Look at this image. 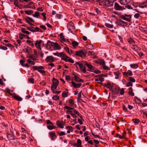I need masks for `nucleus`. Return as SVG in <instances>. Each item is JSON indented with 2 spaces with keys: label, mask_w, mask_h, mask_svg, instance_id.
<instances>
[{
  "label": "nucleus",
  "mask_w": 147,
  "mask_h": 147,
  "mask_svg": "<svg viewBox=\"0 0 147 147\" xmlns=\"http://www.w3.org/2000/svg\"><path fill=\"white\" fill-rule=\"evenodd\" d=\"M71 84L73 85V86L75 88H79L82 85L81 83L76 84L74 82H71Z\"/></svg>",
  "instance_id": "nucleus-18"
},
{
  "label": "nucleus",
  "mask_w": 147,
  "mask_h": 147,
  "mask_svg": "<svg viewBox=\"0 0 147 147\" xmlns=\"http://www.w3.org/2000/svg\"><path fill=\"white\" fill-rule=\"evenodd\" d=\"M62 59L65 60V61L66 62H69L72 63H74V60L69 57L65 55H63V56L62 57Z\"/></svg>",
  "instance_id": "nucleus-6"
},
{
  "label": "nucleus",
  "mask_w": 147,
  "mask_h": 147,
  "mask_svg": "<svg viewBox=\"0 0 147 147\" xmlns=\"http://www.w3.org/2000/svg\"><path fill=\"white\" fill-rule=\"evenodd\" d=\"M56 127L54 125H48L47 126V129L50 130H52L55 128Z\"/></svg>",
  "instance_id": "nucleus-45"
},
{
  "label": "nucleus",
  "mask_w": 147,
  "mask_h": 147,
  "mask_svg": "<svg viewBox=\"0 0 147 147\" xmlns=\"http://www.w3.org/2000/svg\"><path fill=\"white\" fill-rule=\"evenodd\" d=\"M123 76L128 77L129 76H131L132 75V71L130 70H128L127 71L123 72Z\"/></svg>",
  "instance_id": "nucleus-12"
},
{
  "label": "nucleus",
  "mask_w": 147,
  "mask_h": 147,
  "mask_svg": "<svg viewBox=\"0 0 147 147\" xmlns=\"http://www.w3.org/2000/svg\"><path fill=\"white\" fill-rule=\"evenodd\" d=\"M72 44L73 47L74 48H75L78 46L79 45V43L76 41H74L72 42Z\"/></svg>",
  "instance_id": "nucleus-46"
},
{
  "label": "nucleus",
  "mask_w": 147,
  "mask_h": 147,
  "mask_svg": "<svg viewBox=\"0 0 147 147\" xmlns=\"http://www.w3.org/2000/svg\"><path fill=\"white\" fill-rule=\"evenodd\" d=\"M132 16L131 15H127L126 14L122 15L120 16V18L128 22H130Z\"/></svg>",
  "instance_id": "nucleus-2"
},
{
  "label": "nucleus",
  "mask_w": 147,
  "mask_h": 147,
  "mask_svg": "<svg viewBox=\"0 0 147 147\" xmlns=\"http://www.w3.org/2000/svg\"><path fill=\"white\" fill-rule=\"evenodd\" d=\"M84 65V66L85 65L86 66H87L88 68L90 70H91L92 69H94L95 68L92 65H91V64H90L88 63L86 61H84L83 62Z\"/></svg>",
  "instance_id": "nucleus-11"
},
{
  "label": "nucleus",
  "mask_w": 147,
  "mask_h": 147,
  "mask_svg": "<svg viewBox=\"0 0 147 147\" xmlns=\"http://www.w3.org/2000/svg\"><path fill=\"white\" fill-rule=\"evenodd\" d=\"M76 55L77 56L81 57L82 58H84L85 57V54L83 51H76Z\"/></svg>",
  "instance_id": "nucleus-10"
},
{
  "label": "nucleus",
  "mask_w": 147,
  "mask_h": 147,
  "mask_svg": "<svg viewBox=\"0 0 147 147\" xmlns=\"http://www.w3.org/2000/svg\"><path fill=\"white\" fill-rule=\"evenodd\" d=\"M102 67L103 69L104 70H110V68H109V67L108 66H107L105 65H104L102 66Z\"/></svg>",
  "instance_id": "nucleus-55"
},
{
  "label": "nucleus",
  "mask_w": 147,
  "mask_h": 147,
  "mask_svg": "<svg viewBox=\"0 0 147 147\" xmlns=\"http://www.w3.org/2000/svg\"><path fill=\"white\" fill-rule=\"evenodd\" d=\"M97 63L100 64L101 66L105 65V62L102 59H100L97 61Z\"/></svg>",
  "instance_id": "nucleus-34"
},
{
  "label": "nucleus",
  "mask_w": 147,
  "mask_h": 147,
  "mask_svg": "<svg viewBox=\"0 0 147 147\" xmlns=\"http://www.w3.org/2000/svg\"><path fill=\"white\" fill-rule=\"evenodd\" d=\"M114 7L115 9L117 10H121L123 9V8L116 3H115V7Z\"/></svg>",
  "instance_id": "nucleus-16"
},
{
  "label": "nucleus",
  "mask_w": 147,
  "mask_h": 147,
  "mask_svg": "<svg viewBox=\"0 0 147 147\" xmlns=\"http://www.w3.org/2000/svg\"><path fill=\"white\" fill-rule=\"evenodd\" d=\"M39 16V13L38 11L35 12V13H34V14H33V17L36 18H38Z\"/></svg>",
  "instance_id": "nucleus-48"
},
{
  "label": "nucleus",
  "mask_w": 147,
  "mask_h": 147,
  "mask_svg": "<svg viewBox=\"0 0 147 147\" xmlns=\"http://www.w3.org/2000/svg\"><path fill=\"white\" fill-rule=\"evenodd\" d=\"M129 91L128 92V94L132 96H134V94L132 92V88L131 87L129 88Z\"/></svg>",
  "instance_id": "nucleus-38"
},
{
  "label": "nucleus",
  "mask_w": 147,
  "mask_h": 147,
  "mask_svg": "<svg viewBox=\"0 0 147 147\" xmlns=\"http://www.w3.org/2000/svg\"><path fill=\"white\" fill-rule=\"evenodd\" d=\"M56 125L62 129L63 128L64 124L63 122H61L59 121H57V122H56Z\"/></svg>",
  "instance_id": "nucleus-17"
},
{
  "label": "nucleus",
  "mask_w": 147,
  "mask_h": 147,
  "mask_svg": "<svg viewBox=\"0 0 147 147\" xmlns=\"http://www.w3.org/2000/svg\"><path fill=\"white\" fill-rule=\"evenodd\" d=\"M86 48L89 50H92L94 49V47L92 45L90 44H86Z\"/></svg>",
  "instance_id": "nucleus-33"
},
{
  "label": "nucleus",
  "mask_w": 147,
  "mask_h": 147,
  "mask_svg": "<svg viewBox=\"0 0 147 147\" xmlns=\"http://www.w3.org/2000/svg\"><path fill=\"white\" fill-rule=\"evenodd\" d=\"M19 35H20V37H19V38H20V40H22L23 39L24 37H26V35H24L21 33L19 34Z\"/></svg>",
  "instance_id": "nucleus-53"
},
{
  "label": "nucleus",
  "mask_w": 147,
  "mask_h": 147,
  "mask_svg": "<svg viewBox=\"0 0 147 147\" xmlns=\"http://www.w3.org/2000/svg\"><path fill=\"white\" fill-rule=\"evenodd\" d=\"M74 13L77 16H79L80 15V14L81 13V11L80 10L75 9L74 10Z\"/></svg>",
  "instance_id": "nucleus-35"
},
{
  "label": "nucleus",
  "mask_w": 147,
  "mask_h": 147,
  "mask_svg": "<svg viewBox=\"0 0 147 147\" xmlns=\"http://www.w3.org/2000/svg\"><path fill=\"white\" fill-rule=\"evenodd\" d=\"M115 1V0H105L101 2L106 7H110L113 5V3Z\"/></svg>",
  "instance_id": "nucleus-3"
},
{
  "label": "nucleus",
  "mask_w": 147,
  "mask_h": 147,
  "mask_svg": "<svg viewBox=\"0 0 147 147\" xmlns=\"http://www.w3.org/2000/svg\"><path fill=\"white\" fill-rule=\"evenodd\" d=\"M54 44V43L51 42L50 40L48 41L47 42V45L50 46H53Z\"/></svg>",
  "instance_id": "nucleus-57"
},
{
  "label": "nucleus",
  "mask_w": 147,
  "mask_h": 147,
  "mask_svg": "<svg viewBox=\"0 0 147 147\" xmlns=\"http://www.w3.org/2000/svg\"><path fill=\"white\" fill-rule=\"evenodd\" d=\"M49 135L50 138H51V140L54 141L56 139V136L55 134L54 131H52L49 132Z\"/></svg>",
  "instance_id": "nucleus-8"
},
{
  "label": "nucleus",
  "mask_w": 147,
  "mask_h": 147,
  "mask_svg": "<svg viewBox=\"0 0 147 147\" xmlns=\"http://www.w3.org/2000/svg\"><path fill=\"white\" fill-rule=\"evenodd\" d=\"M104 86L110 89V90L112 89V86L111 84L109 82H107V84H104Z\"/></svg>",
  "instance_id": "nucleus-29"
},
{
  "label": "nucleus",
  "mask_w": 147,
  "mask_h": 147,
  "mask_svg": "<svg viewBox=\"0 0 147 147\" xmlns=\"http://www.w3.org/2000/svg\"><path fill=\"white\" fill-rule=\"evenodd\" d=\"M14 5L16 7H18L19 8H20V6H21V5L19 4L18 3V0H15L14 1Z\"/></svg>",
  "instance_id": "nucleus-37"
},
{
  "label": "nucleus",
  "mask_w": 147,
  "mask_h": 147,
  "mask_svg": "<svg viewBox=\"0 0 147 147\" xmlns=\"http://www.w3.org/2000/svg\"><path fill=\"white\" fill-rule=\"evenodd\" d=\"M28 58H30L31 59L35 61L36 59V57L33 56V55H31L28 57Z\"/></svg>",
  "instance_id": "nucleus-59"
},
{
  "label": "nucleus",
  "mask_w": 147,
  "mask_h": 147,
  "mask_svg": "<svg viewBox=\"0 0 147 147\" xmlns=\"http://www.w3.org/2000/svg\"><path fill=\"white\" fill-rule=\"evenodd\" d=\"M68 92H63L62 94V96L63 97H67L68 96Z\"/></svg>",
  "instance_id": "nucleus-51"
},
{
  "label": "nucleus",
  "mask_w": 147,
  "mask_h": 147,
  "mask_svg": "<svg viewBox=\"0 0 147 147\" xmlns=\"http://www.w3.org/2000/svg\"><path fill=\"white\" fill-rule=\"evenodd\" d=\"M52 85L51 86V89H52L53 88L56 89L59 84L58 80L55 78H53L52 79Z\"/></svg>",
  "instance_id": "nucleus-4"
},
{
  "label": "nucleus",
  "mask_w": 147,
  "mask_h": 147,
  "mask_svg": "<svg viewBox=\"0 0 147 147\" xmlns=\"http://www.w3.org/2000/svg\"><path fill=\"white\" fill-rule=\"evenodd\" d=\"M74 113L76 114V115L80 117V119H80L83 120L82 117L81 115L79 114V113L76 110L74 109Z\"/></svg>",
  "instance_id": "nucleus-36"
},
{
  "label": "nucleus",
  "mask_w": 147,
  "mask_h": 147,
  "mask_svg": "<svg viewBox=\"0 0 147 147\" xmlns=\"http://www.w3.org/2000/svg\"><path fill=\"white\" fill-rule=\"evenodd\" d=\"M131 48L136 53H137L140 50L139 48L136 45H132Z\"/></svg>",
  "instance_id": "nucleus-19"
},
{
  "label": "nucleus",
  "mask_w": 147,
  "mask_h": 147,
  "mask_svg": "<svg viewBox=\"0 0 147 147\" xmlns=\"http://www.w3.org/2000/svg\"><path fill=\"white\" fill-rule=\"evenodd\" d=\"M10 141V142L13 145H15L16 144L18 143V141H17L16 140L13 139L11 140H9Z\"/></svg>",
  "instance_id": "nucleus-40"
},
{
  "label": "nucleus",
  "mask_w": 147,
  "mask_h": 147,
  "mask_svg": "<svg viewBox=\"0 0 147 147\" xmlns=\"http://www.w3.org/2000/svg\"><path fill=\"white\" fill-rule=\"evenodd\" d=\"M130 66L133 69H136L138 67V65L137 64H133L130 65Z\"/></svg>",
  "instance_id": "nucleus-43"
},
{
  "label": "nucleus",
  "mask_w": 147,
  "mask_h": 147,
  "mask_svg": "<svg viewBox=\"0 0 147 147\" xmlns=\"http://www.w3.org/2000/svg\"><path fill=\"white\" fill-rule=\"evenodd\" d=\"M27 29L28 30H30L32 32H34V29L33 27H28L27 28Z\"/></svg>",
  "instance_id": "nucleus-62"
},
{
  "label": "nucleus",
  "mask_w": 147,
  "mask_h": 147,
  "mask_svg": "<svg viewBox=\"0 0 147 147\" xmlns=\"http://www.w3.org/2000/svg\"><path fill=\"white\" fill-rule=\"evenodd\" d=\"M129 80H130V82H133V83L135 82L136 81L135 79H134V78H133L132 77H130Z\"/></svg>",
  "instance_id": "nucleus-64"
},
{
  "label": "nucleus",
  "mask_w": 147,
  "mask_h": 147,
  "mask_svg": "<svg viewBox=\"0 0 147 147\" xmlns=\"http://www.w3.org/2000/svg\"><path fill=\"white\" fill-rule=\"evenodd\" d=\"M76 64L78 65L79 68H80V70H81L82 73H86V69L84 65H83L82 63H80L79 62H77Z\"/></svg>",
  "instance_id": "nucleus-7"
},
{
  "label": "nucleus",
  "mask_w": 147,
  "mask_h": 147,
  "mask_svg": "<svg viewBox=\"0 0 147 147\" xmlns=\"http://www.w3.org/2000/svg\"><path fill=\"white\" fill-rule=\"evenodd\" d=\"M74 80L77 82H84V81L82 79H79V77L78 76L75 75H74Z\"/></svg>",
  "instance_id": "nucleus-24"
},
{
  "label": "nucleus",
  "mask_w": 147,
  "mask_h": 147,
  "mask_svg": "<svg viewBox=\"0 0 147 147\" xmlns=\"http://www.w3.org/2000/svg\"><path fill=\"white\" fill-rule=\"evenodd\" d=\"M88 55H94V52L93 51H89L88 53Z\"/></svg>",
  "instance_id": "nucleus-63"
},
{
  "label": "nucleus",
  "mask_w": 147,
  "mask_h": 147,
  "mask_svg": "<svg viewBox=\"0 0 147 147\" xmlns=\"http://www.w3.org/2000/svg\"><path fill=\"white\" fill-rule=\"evenodd\" d=\"M45 61L47 62L52 63L54 61V57L51 56H48L45 59Z\"/></svg>",
  "instance_id": "nucleus-9"
},
{
  "label": "nucleus",
  "mask_w": 147,
  "mask_h": 147,
  "mask_svg": "<svg viewBox=\"0 0 147 147\" xmlns=\"http://www.w3.org/2000/svg\"><path fill=\"white\" fill-rule=\"evenodd\" d=\"M90 71L96 74H100L101 73V71L98 69H96V68L93 69L89 70Z\"/></svg>",
  "instance_id": "nucleus-32"
},
{
  "label": "nucleus",
  "mask_w": 147,
  "mask_h": 147,
  "mask_svg": "<svg viewBox=\"0 0 147 147\" xmlns=\"http://www.w3.org/2000/svg\"><path fill=\"white\" fill-rule=\"evenodd\" d=\"M25 13L28 15H32L33 13V11L32 10H27L25 11Z\"/></svg>",
  "instance_id": "nucleus-42"
},
{
  "label": "nucleus",
  "mask_w": 147,
  "mask_h": 147,
  "mask_svg": "<svg viewBox=\"0 0 147 147\" xmlns=\"http://www.w3.org/2000/svg\"><path fill=\"white\" fill-rule=\"evenodd\" d=\"M65 50L70 55H71L72 53H73V51L69 49L68 47H66L65 48Z\"/></svg>",
  "instance_id": "nucleus-39"
},
{
  "label": "nucleus",
  "mask_w": 147,
  "mask_h": 147,
  "mask_svg": "<svg viewBox=\"0 0 147 147\" xmlns=\"http://www.w3.org/2000/svg\"><path fill=\"white\" fill-rule=\"evenodd\" d=\"M147 7V1L145 2L141 3L139 5V7L141 8H144V7Z\"/></svg>",
  "instance_id": "nucleus-15"
},
{
  "label": "nucleus",
  "mask_w": 147,
  "mask_h": 147,
  "mask_svg": "<svg viewBox=\"0 0 147 147\" xmlns=\"http://www.w3.org/2000/svg\"><path fill=\"white\" fill-rule=\"evenodd\" d=\"M105 25L107 27L109 28H113V25L111 24L108 23H106Z\"/></svg>",
  "instance_id": "nucleus-58"
},
{
  "label": "nucleus",
  "mask_w": 147,
  "mask_h": 147,
  "mask_svg": "<svg viewBox=\"0 0 147 147\" xmlns=\"http://www.w3.org/2000/svg\"><path fill=\"white\" fill-rule=\"evenodd\" d=\"M59 36L60 37V40L61 42L64 43L67 41V40L63 36V34L62 33L60 34Z\"/></svg>",
  "instance_id": "nucleus-20"
},
{
  "label": "nucleus",
  "mask_w": 147,
  "mask_h": 147,
  "mask_svg": "<svg viewBox=\"0 0 147 147\" xmlns=\"http://www.w3.org/2000/svg\"><path fill=\"white\" fill-rule=\"evenodd\" d=\"M42 42V40H37L36 42V43H35V45L36 47L38 49H40V44L41 42Z\"/></svg>",
  "instance_id": "nucleus-22"
},
{
  "label": "nucleus",
  "mask_w": 147,
  "mask_h": 147,
  "mask_svg": "<svg viewBox=\"0 0 147 147\" xmlns=\"http://www.w3.org/2000/svg\"><path fill=\"white\" fill-rule=\"evenodd\" d=\"M21 30V31L22 32H24L26 34H29L30 33V32L26 30V29L25 28H22Z\"/></svg>",
  "instance_id": "nucleus-47"
},
{
  "label": "nucleus",
  "mask_w": 147,
  "mask_h": 147,
  "mask_svg": "<svg viewBox=\"0 0 147 147\" xmlns=\"http://www.w3.org/2000/svg\"><path fill=\"white\" fill-rule=\"evenodd\" d=\"M56 89L53 88L52 89H51V90H52L53 93L54 94H59L61 92V91H55L54 90V89Z\"/></svg>",
  "instance_id": "nucleus-56"
},
{
  "label": "nucleus",
  "mask_w": 147,
  "mask_h": 147,
  "mask_svg": "<svg viewBox=\"0 0 147 147\" xmlns=\"http://www.w3.org/2000/svg\"><path fill=\"white\" fill-rule=\"evenodd\" d=\"M53 46H54V48H55V50H60L61 48V46L58 43H55Z\"/></svg>",
  "instance_id": "nucleus-30"
},
{
  "label": "nucleus",
  "mask_w": 147,
  "mask_h": 147,
  "mask_svg": "<svg viewBox=\"0 0 147 147\" xmlns=\"http://www.w3.org/2000/svg\"><path fill=\"white\" fill-rule=\"evenodd\" d=\"M34 32H43L40 29V28L37 27L34 28Z\"/></svg>",
  "instance_id": "nucleus-44"
},
{
  "label": "nucleus",
  "mask_w": 147,
  "mask_h": 147,
  "mask_svg": "<svg viewBox=\"0 0 147 147\" xmlns=\"http://www.w3.org/2000/svg\"><path fill=\"white\" fill-rule=\"evenodd\" d=\"M14 98L15 99L19 101H21L22 100V99L21 98L18 96H13Z\"/></svg>",
  "instance_id": "nucleus-49"
},
{
  "label": "nucleus",
  "mask_w": 147,
  "mask_h": 147,
  "mask_svg": "<svg viewBox=\"0 0 147 147\" xmlns=\"http://www.w3.org/2000/svg\"><path fill=\"white\" fill-rule=\"evenodd\" d=\"M81 141L80 139H78L77 140V143L75 144V145L74 146L76 147H81Z\"/></svg>",
  "instance_id": "nucleus-23"
},
{
  "label": "nucleus",
  "mask_w": 147,
  "mask_h": 147,
  "mask_svg": "<svg viewBox=\"0 0 147 147\" xmlns=\"http://www.w3.org/2000/svg\"><path fill=\"white\" fill-rule=\"evenodd\" d=\"M74 100L71 99H69L68 100V103L70 107H73L74 104Z\"/></svg>",
  "instance_id": "nucleus-31"
},
{
  "label": "nucleus",
  "mask_w": 147,
  "mask_h": 147,
  "mask_svg": "<svg viewBox=\"0 0 147 147\" xmlns=\"http://www.w3.org/2000/svg\"><path fill=\"white\" fill-rule=\"evenodd\" d=\"M66 129H68V130L67 131V133L68 134H69L71 132L73 131V127L70 126H66Z\"/></svg>",
  "instance_id": "nucleus-27"
},
{
  "label": "nucleus",
  "mask_w": 147,
  "mask_h": 147,
  "mask_svg": "<svg viewBox=\"0 0 147 147\" xmlns=\"http://www.w3.org/2000/svg\"><path fill=\"white\" fill-rule=\"evenodd\" d=\"M26 21L27 23H28L30 25H32V24L31 22H34V21L32 18L30 17H27L26 18Z\"/></svg>",
  "instance_id": "nucleus-21"
},
{
  "label": "nucleus",
  "mask_w": 147,
  "mask_h": 147,
  "mask_svg": "<svg viewBox=\"0 0 147 147\" xmlns=\"http://www.w3.org/2000/svg\"><path fill=\"white\" fill-rule=\"evenodd\" d=\"M26 42H27V43H28V44H29V45L33 46H34V44L33 43V42L30 40H27L26 41Z\"/></svg>",
  "instance_id": "nucleus-52"
},
{
  "label": "nucleus",
  "mask_w": 147,
  "mask_h": 147,
  "mask_svg": "<svg viewBox=\"0 0 147 147\" xmlns=\"http://www.w3.org/2000/svg\"><path fill=\"white\" fill-rule=\"evenodd\" d=\"M140 120L138 119H136L134 120V123L135 125H137L139 123Z\"/></svg>",
  "instance_id": "nucleus-61"
},
{
  "label": "nucleus",
  "mask_w": 147,
  "mask_h": 147,
  "mask_svg": "<svg viewBox=\"0 0 147 147\" xmlns=\"http://www.w3.org/2000/svg\"><path fill=\"white\" fill-rule=\"evenodd\" d=\"M63 109H67L68 110H74V108L72 107H71L67 106H65L64 107H63Z\"/></svg>",
  "instance_id": "nucleus-54"
},
{
  "label": "nucleus",
  "mask_w": 147,
  "mask_h": 147,
  "mask_svg": "<svg viewBox=\"0 0 147 147\" xmlns=\"http://www.w3.org/2000/svg\"><path fill=\"white\" fill-rule=\"evenodd\" d=\"M67 28H68V30L70 32L73 33L75 31V27L74 24L72 22H70L68 23L67 25Z\"/></svg>",
  "instance_id": "nucleus-5"
},
{
  "label": "nucleus",
  "mask_w": 147,
  "mask_h": 147,
  "mask_svg": "<svg viewBox=\"0 0 147 147\" xmlns=\"http://www.w3.org/2000/svg\"><path fill=\"white\" fill-rule=\"evenodd\" d=\"M116 23L118 25L121 26H122V24H126V22H123L121 20H118L117 21Z\"/></svg>",
  "instance_id": "nucleus-25"
},
{
  "label": "nucleus",
  "mask_w": 147,
  "mask_h": 147,
  "mask_svg": "<svg viewBox=\"0 0 147 147\" xmlns=\"http://www.w3.org/2000/svg\"><path fill=\"white\" fill-rule=\"evenodd\" d=\"M134 99H135V101L136 103L138 104H141L142 103V101L138 98V97L136 96L134 97Z\"/></svg>",
  "instance_id": "nucleus-41"
},
{
  "label": "nucleus",
  "mask_w": 147,
  "mask_h": 147,
  "mask_svg": "<svg viewBox=\"0 0 147 147\" xmlns=\"http://www.w3.org/2000/svg\"><path fill=\"white\" fill-rule=\"evenodd\" d=\"M52 99L55 100H57L59 99V97L57 95H56L53 96Z\"/></svg>",
  "instance_id": "nucleus-50"
},
{
  "label": "nucleus",
  "mask_w": 147,
  "mask_h": 147,
  "mask_svg": "<svg viewBox=\"0 0 147 147\" xmlns=\"http://www.w3.org/2000/svg\"><path fill=\"white\" fill-rule=\"evenodd\" d=\"M32 69L34 71L37 70L43 76H45V71H44V68L42 66H33Z\"/></svg>",
  "instance_id": "nucleus-1"
},
{
  "label": "nucleus",
  "mask_w": 147,
  "mask_h": 147,
  "mask_svg": "<svg viewBox=\"0 0 147 147\" xmlns=\"http://www.w3.org/2000/svg\"><path fill=\"white\" fill-rule=\"evenodd\" d=\"M131 0H119V2L121 4L125 5L130 3Z\"/></svg>",
  "instance_id": "nucleus-14"
},
{
  "label": "nucleus",
  "mask_w": 147,
  "mask_h": 147,
  "mask_svg": "<svg viewBox=\"0 0 147 147\" xmlns=\"http://www.w3.org/2000/svg\"><path fill=\"white\" fill-rule=\"evenodd\" d=\"M27 62L29 63L32 64L33 65H34L35 64V62L30 60V59H27Z\"/></svg>",
  "instance_id": "nucleus-60"
},
{
  "label": "nucleus",
  "mask_w": 147,
  "mask_h": 147,
  "mask_svg": "<svg viewBox=\"0 0 147 147\" xmlns=\"http://www.w3.org/2000/svg\"><path fill=\"white\" fill-rule=\"evenodd\" d=\"M53 54L55 56H57L60 57H62L63 55H65L63 52H61L60 53H58L57 52L56 53H53Z\"/></svg>",
  "instance_id": "nucleus-28"
},
{
  "label": "nucleus",
  "mask_w": 147,
  "mask_h": 147,
  "mask_svg": "<svg viewBox=\"0 0 147 147\" xmlns=\"http://www.w3.org/2000/svg\"><path fill=\"white\" fill-rule=\"evenodd\" d=\"M7 137L8 140H12L15 139L14 137L12 135L8 133H7Z\"/></svg>",
  "instance_id": "nucleus-26"
},
{
  "label": "nucleus",
  "mask_w": 147,
  "mask_h": 147,
  "mask_svg": "<svg viewBox=\"0 0 147 147\" xmlns=\"http://www.w3.org/2000/svg\"><path fill=\"white\" fill-rule=\"evenodd\" d=\"M23 51L25 52L29 53L31 52V49L29 47L27 46H25L24 47Z\"/></svg>",
  "instance_id": "nucleus-13"
}]
</instances>
